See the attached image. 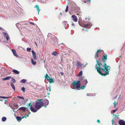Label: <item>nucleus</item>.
<instances>
[{"instance_id":"nucleus-1","label":"nucleus","mask_w":125,"mask_h":125,"mask_svg":"<svg viewBox=\"0 0 125 125\" xmlns=\"http://www.w3.org/2000/svg\"><path fill=\"white\" fill-rule=\"evenodd\" d=\"M97 63L95 65V68L97 70V72L103 76V74L101 71V70H102V69L104 68V62L102 63L101 62H99L97 60H96Z\"/></svg>"},{"instance_id":"nucleus-2","label":"nucleus","mask_w":125,"mask_h":125,"mask_svg":"<svg viewBox=\"0 0 125 125\" xmlns=\"http://www.w3.org/2000/svg\"><path fill=\"white\" fill-rule=\"evenodd\" d=\"M80 81H74L72 83L73 86V89L74 90H80L81 89H83L85 88V86L83 85L80 87L81 84Z\"/></svg>"},{"instance_id":"nucleus-3","label":"nucleus","mask_w":125,"mask_h":125,"mask_svg":"<svg viewBox=\"0 0 125 125\" xmlns=\"http://www.w3.org/2000/svg\"><path fill=\"white\" fill-rule=\"evenodd\" d=\"M104 68L103 69H102V71L103 73H103V76H105L109 74V72L110 70V67L109 65L107 66L105 62H104Z\"/></svg>"},{"instance_id":"nucleus-4","label":"nucleus","mask_w":125,"mask_h":125,"mask_svg":"<svg viewBox=\"0 0 125 125\" xmlns=\"http://www.w3.org/2000/svg\"><path fill=\"white\" fill-rule=\"evenodd\" d=\"M83 25L82 26L83 27L89 28L92 26V24L91 23L85 21H83Z\"/></svg>"},{"instance_id":"nucleus-5","label":"nucleus","mask_w":125,"mask_h":125,"mask_svg":"<svg viewBox=\"0 0 125 125\" xmlns=\"http://www.w3.org/2000/svg\"><path fill=\"white\" fill-rule=\"evenodd\" d=\"M44 103L43 102H37L35 105V107L39 109L41 108L43 105Z\"/></svg>"},{"instance_id":"nucleus-6","label":"nucleus","mask_w":125,"mask_h":125,"mask_svg":"<svg viewBox=\"0 0 125 125\" xmlns=\"http://www.w3.org/2000/svg\"><path fill=\"white\" fill-rule=\"evenodd\" d=\"M45 78L47 80H49V83H51L54 82L52 78H50L48 76L47 73L46 74Z\"/></svg>"},{"instance_id":"nucleus-7","label":"nucleus","mask_w":125,"mask_h":125,"mask_svg":"<svg viewBox=\"0 0 125 125\" xmlns=\"http://www.w3.org/2000/svg\"><path fill=\"white\" fill-rule=\"evenodd\" d=\"M107 55L106 54H105L103 55L102 58V60L103 62H105L107 59Z\"/></svg>"},{"instance_id":"nucleus-8","label":"nucleus","mask_w":125,"mask_h":125,"mask_svg":"<svg viewBox=\"0 0 125 125\" xmlns=\"http://www.w3.org/2000/svg\"><path fill=\"white\" fill-rule=\"evenodd\" d=\"M44 102L45 105L43 106L44 108H46L47 107V105H48L49 102L48 100L46 99H45L44 101Z\"/></svg>"},{"instance_id":"nucleus-9","label":"nucleus","mask_w":125,"mask_h":125,"mask_svg":"<svg viewBox=\"0 0 125 125\" xmlns=\"http://www.w3.org/2000/svg\"><path fill=\"white\" fill-rule=\"evenodd\" d=\"M118 123L119 125H125V121L123 120H120Z\"/></svg>"},{"instance_id":"nucleus-10","label":"nucleus","mask_w":125,"mask_h":125,"mask_svg":"<svg viewBox=\"0 0 125 125\" xmlns=\"http://www.w3.org/2000/svg\"><path fill=\"white\" fill-rule=\"evenodd\" d=\"M72 18L73 19V20L75 22H76L77 21V17L75 15H73L72 16Z\"/></svg>"},{"instance_id":"nucleus-11","label":"nucleus","mask_w":125,"mask_h":125,"mask_svg":"<svg viewBox=\"0 0 125 125\" xmlns=\"http://www.w3.org/2000/svg\"><path fill=\"white\" fill-rule=\"evenodd\" d=\"M31 52L32 53L33 58L35 60H36L37 59V57L35 52L33 50L31 51Z\"/></svg>"},{"instance_id":"nucleus-12","label":"nucleus","mask_w":125,"mask_h":125,"mask_svg":"<svg viewBox=\"0 0 125 125\" xmlns=\"http://www.w3.org/2000/svg\"><path fill=\"white\" fill-rule=\"evenodd\" d=\"M76 65L77 67L80 68L82 66V64L80 62L77 61Z\"/></svg>"},{"instance_id":"nucleus-13","label":"nucleus","mask_w":125,"mask_h":125,"mask_svg":"<svg viewBox=\"0 0 125 125\" xmlns=\"http://www.w3.org/2000/svg\"><path fill=\"white\" fill-rule=\"evenodd\" d=\"M51 86H50L47 88V94L48 95H49L50 94V92H51Z\"/></svg>"},{"instance_id":"nucleus-14","label":"nucleus","mask_w":125,"mask_h":125,"mask_svg":"<svg viewBox=\"0 0 125 125\" xmlns=\"http://www.w3.org/2000/svg\"><path fill=\"white\" fill-rule=\"evenodd\" d=\"M26 108H28L25 107H21L19 109V110H20L23 111V112H25L26 111Z\"/></svg>"},{"instance_id":"nucleus-15","label":"nucleus","mask_w":125,"mask_h":125,"mask_svg":"<svg viewBox=\"0 0 125 125\" xmlns=\"http://www.w3.org/2000/svg\"><path fill=\"white\" fill-rule=\"evenodd\" d=\"M30 109L33 112H36L37 110L35 108H33L31 106Z\"/></svg>"},{"instance_id":"nucleus-16","label":"nucleus","mask_w":125,"mask_h":125,"mask_svg":"<svg viewBox=\"0 0 125 125\" xmlns=\"http://www.w3.org/2000/svg\"><path fill=\"white\" fill-rule=\"evenodd\" d=\"M23 118V117H21L19 116H17L16 117V119L18 122H20L22 119Z\"/></svg>"},{"instance_id":"nucleus-17","label":"nucleus","mask_w":125,"mask_h":125,"mask_svg":"<svg viewBox=\"0 0 125 125\" xmlns=\"http://www.w3.org/2000/svg\"><path fill=\"white\" fill-rule=\"evenodd\" d=\"M11 51L14 56L16 57H17L18 56V55L17 54L16 51L15 50L12 49Z\"/></svg>"},{"instance_id":"nucleus-18","label":"nucleus","mask_w":125,"mask_h":125,"mask_svg":"<svg viewBox=\"0 0 125 125\" xmlns=\"http://www.w3.org/2000/svg\"><path fill=\"white\" fill-rule=\"evenodd\" d=\"M82 82L83 84L86 85L87 83L88 82L87 79H84L83 80V79Z\"/></svg>"},{"instance_id":"nucleus-19","label":"nucleus","mask_w":125,"mask_h":125,"mask_svg":"<svg viewBox=\"0 0 125 125\" xmlns=\"http://www.w3.org/2000/svg\"><path fill=\"white\" fill-rule=\"evenodd\" d=\"M35 7L36 8L37 10L38 11V14H39V12L40 10V9L38 5H36L35 6Z\"/></svg>"},{"instance_id":"nucleus-20","label":"nucleus","mask_w":125,"mask_h":125,"mask_svg":"<svg viewBox=\"0 0 125 125\" xmlns=\"http://www.w3.org/2000/svg\"><path fill=\"white\" fill-rule=\"evenodd\" d=\"M11 77L10 76H8L7 77L5 78L2 79V80L3 81H5L6 80H8L10 79V78H11Z\"/></svg>"},{"instance_id":"nucleus-21","label":"nucleus","mask_w":125,"mask_h":125,"mask_svg":"<svg viewBox=\"0 0 125 125\" xmlns=\"http://www.w3.org/2000/svg\"><path fill=\"white\" fill-rule=\"evenodd\" d=\"M12 72L16 74H19V72L18 71L15 69L13 70Z\"/></svg>"},{"instance_id":"nucleus-22","label":"nucleus","mask_w":125,"mask_h":125,"mask_svg":"<svg viewBox=\"0 0 125 125\" xmlns=\"http://www.w3.org/2000/svg\"><path fill=\"white\" fill-rule=\"evenodd\" d=\"M52 55H54L55 56H56L58 55V53L54 51L52 53Z\"/></svg>"},{"instance_id":"nucleus-23","label":"nucleus","mask_w":125,"mask_h":125,"mask_svg":"<svg viewBox=\"0 0 125 125\" xmlns=\"http://www.w3.org/2000/svg\"><path fill=\"white\" fill-rule=\"evenodd\" d=\"M31 61L33 65H35L36 64V62L35 61H34L32 59H31Z\"/></svg>"},{"instance_id":"nucleus-24","label":"nucleus","mask_w":125,"mask_h":125,"mask_svg":"<svg viewBox=\"0 0 125 125\" xmlns=\"http://www.w3.org/2000/svg\"><path fill=\"white\" fill-rule=\"evenodd\" d=\"M10 85L12 88L14 89V90H15V88L14 84L12 82L11 83Z\"/></svg>"},{"instance_id":"nucleus-25","label":"nucleus","mask_w":125,"mask_h":125,"mask_svg":"<svg viewBox=\"0 0 125 125\" xmlns=\"http://www.w3.org/2000/svg\"><path fill=\"white\" fill-rule=\"evenodd\" d=\"M83 74V72L82 71H80L78 75V76H80L82 75Z\"/></svg>"},{"instance_id":"nucleus-26","label":"nucleus","mask_w":125,"mask_h":125,"mask_svg":"<svg viewBox=\"0 0 125 125\" xmlns=\"http://www.w3.org/2000/svg\"><path fill=\"white\" fill-rule=\"evenodd\" d=\"M26 81V80L24 79L22 80L21 81V83H24Z\"/></svg>"},{"instance_id":"nucleus-27","label":"nucleus","mask_w":125,"mask_h":125,"mask_svg":"<svg viewBox=\"0 0 125 125\" xmlns=\"http://www.w3.org/2000/svg\"><path fill=\"white\" fill-rule=\"evenodd\" d=\"M6 119V118L5 117H3L2 119V121L3 122L5 121Z\"/></svg>"},{"instance_id":"nucleus-28","label":"nucleus","mask_w":125,"mask_h":125,"mask_svg":"<svg viewBox=\"0 0 125 125\" xmlns=\"http://www.w3.org/2000/svg\"><path fill=\"white\" fill-rule=\"evenodd\" d=\"M11 81L13 83H14L16 82L15 79L13 78L11 79Z\"/></svg>"},{"instance_id":"nucleus-29","label":"nucleus","mask_w":125,"mask_h":125,"mask_svg":"<svg viewBox=\"0 0 125 125\" xmlns=\"http://www.w3.org/2000/svg\"><path fill=\"white\" fill-rule=\"evenodd\" d=\"M68 11V6L67 5L66 7L65 11L66 12H67Z\"/></svg>"},{"instance_id":"nucleus-30","label":"nucleus","mask_w":125,"mask_h":125,"mask_svg":"<svg viewBox=\"0 0 125 125\" xmlns=\"http://www.w3.org/2000/svg\"><path fill=\"white\" fill-rule=\"evenodd\" d=\"M27 51L30 52L31 50V49L30 48H28L27 49Z\"/></svg>"},{"instance_id":"nucleus-31","label":"nucleus","mask_w":125,"mask_h":125,"mask_svg":"<svg viewBox=\"0 0 125 125\" xmlns=\"http://www.w3.org/2000/svg\"><path fill=\"white\" fill-rule=\"evenodd\" d=\"M2 34L4 37H5L7 36L6 33L5 32H3Z\"/></svg>"},{"instance_id":"nucleus-32","label":"nucleus","mask_w":125,"mask_h":125,"mask_svg":"<svg viewBox=\"0 0 125 125\" xmlns=\"http://www.w3.org/2000/svg\"><path fill=\"white\" fill-rule=\"evenodd\" d=\"M113 115L115 116V119H118L119 118V117H118V116L117 115H115L114 114H113Z\"/></svg>"},{"instance_id":"nucleus-33","label":"nucleus","mask_w":125,"mask_h":125,"mask_svg":"<svg viewBox=\"0 0 125 125\" xmlns=\"http://www.w3.org/2000/svg\"><path fill=\"white\" fill-rule=\"evenodd\" d=\"M95 56V58L98 57V53L96 52Z\"/></svg>"},{"instance_id":"nucleus-34","label":"nucleus","mask_w":125,"mask_h":125,"mask_svg":"<svg viewBox=\"0 0 125 125\" xmlns=\"http://www.w3.org/2000/svg\"><path fill=\"white\" fill-rule=\"evenodd\" d=\"M17 97L18 98H20V99H22L23 100H24V97H21L20 96H17Z\"/></svg>"},{"instance_id":"nucleus-35","label":"nucleus","mask_w":125,"mask_h":125,"mask_svg":"<svg viewBox=\"0 0 125 125\" xmlns=\"http://www.w3.org/2000/svg\"><path fill=\"white\" fill-rule=\"evenodd\" d=\"M21 90L24 92L25 91V89L24 87H22L21 88Z\"/></svg>"},{"instance_id":"nucleus-36","label":"nucleus","mask_w":125,"mask_h":125,"mask_svg":"<svg viewBox=\"0 0 125 125\" xmlns=\"http://www.w3.org/2000/svg\"><path fill=\"white\" fill-rule=\"evenodd\" d=\"M83 0L84 1L85 3H86V1H89L90 2H91L90 0Z\"/></svg>"},{"instance_id":"nucleus-37","label":"nucleus","mask_w":125,"mask_h":125,"mask_svg":"<svg viewBox=\"0 0 125 125\" xmlns=\"http://www.w3.org/2000/svg\"><path fill=\"white\" fill-rule=\"evenodd\" d=\"M38 100L39 102H42L43 100L42 99H38Z\"/></svg>"},{"instance_id":"nucleus-38","label":"nucleus","mask_w":125,"mask_h":125,"mask_svg":"<svg viewBox=\"0 0 125 125\" xmlns=\"http://www.w3.org/2000/svg\"><path fill=\"white\" fill-rule=\"evenodd\" d=\"M71 11H73L74 10V8H73V7H72V6H71Z\"/></svg>"},{"instance_id":"nucleus-39","label":"nucleus","mask_w":125,"mask_h":125,"mask_svg":"<svg viewBox=\"0 0 125 125\" xmlns=\"http://www.w3.org/2000/svg\"><path fill=\"white\" fill-rule=\"evenodd\" d=\"M117 103H116L115 101L113 103V104H114V107H115V105L116 104H117Z\"/></svg>"},{"instance_id":"nucleus-40","label":"nucleus","mask_w":125,"mask_h":125,"mask_svg":"<svg viewBox=\"0 0 125 125\" xmlns=\"http://www.w3.org/2000/svg\"><path fill=\"white\" fill-rule=\"evenodd\" d=\"M5 38H6L7 40V41H8L9 40V37L8 36H7L6 37H5Z\"/></svg>"},{"instance_id":"nucleus-41","label":"nucleus","mask_w":125,"mask_h":125,"mask_svg":"<svg viewBox=\"0 0 125 125\" xmlns=\"http://www.w3.org/2000/svg\"><path fill=\"white\" fill-rule=\"evenodd\" d=\"M101 49H99V50H98L97 52H96V53H98L100 51H101Z\"/></svg>"},{"instance_id":"nucleus-42","label":"nucleus","mask_w":125,"mask_h":125,"mask_svg":"<svg viewBox=\"0 0 125 125\" xmlns=\"http://www.w3.org/2000/svg\"><path fill=\"white\" fill-rule=\"evenodd\" d=\"M118 109V108L114 110L113 111V112L114 113Z\"/></svg>"},{"instance_id":"nucleus-43","label":"nucleus","mask_w":125,"mask_h":125,"mask_svg":"<svg viewBox=\"0 0 125 125\" xmlns=\"http://www.w3.org/2000/svg\"><path fill=\"white\" fill-rule=\"evenodd\" d=\"M31 103H29V104H28V107H29L30 106H31Z\"/></svg>"},{"instance_id":"nucleus-44","label":"nucleus","mask_w":125,"mask_h":125,"mask_svg":"<svg viewBox=\"0 0 125 125\" xmlns=\"http://www.w3.org/2000/svg\"><path fill=\"white\" fill-rule=\"evenodd\" d=\"M29 23L30 24H32V25H34V23L33 22H30Z\"/></svg>"},{"instance_id":"nucleus-45","label":"nucleus","mask_w":125,"mask_h":125,"mask_svg":"<svg viewBox=\"0 0 125 125\" xmlns=\"http://www.w3.org/2000/svg\"><path fill=\"white\" fill-rule=\"evenodd\" d=\"M60 73L61 74V75H62L63 74H64L63 73V72H61Z\"/></svg>"},{"instance_id":"nucleus-46","label":"nucleus","mask_w":125,"mask_h":125,"mask_svg":"<svg viewBox=\"0 0 125 125\" xmlns=\"http://www.w3.org/2000/svg\"><path fill=\"white\" fill-rule=\"evenodd\" d=\"M72 26H73L74 27H75L74 24V23H73V22H72Z\"/></svg>"},{"instance_id":"nucleus-47","label":"nucleus","mask_w":125,"mask_h":125,"mask_svg":"<svg viewBox=\"0 0 125 125\" xmlns=\"http://www.w3.org/2000/svg\"><path fill=\"white\" fill-rule=\"evenodd\" d=\"M97 122H98V123H100V120H99V119L97 120Z\"/></svg>"},{"instance_id":"nucleus-48","label":"nucleus","mask_w":125,"mask_h":125,"mask_svg":"<svg viewBox=\"0 0 125 125\" xmlns=\"http://www.w3.org/2000/svg\"><path fill=\"white\" fill-rule=\"evenodd\" d=\"M0 97L3 99H5V97L0 96Z\"/></svg>"},{"instance_id":"nucleus-49","label":"nucleus","mask_w":125,"mask_h":125,"mask_svg":"<svg viewBox=\"0 0 125 125\" xmlns=\"http://www.w3.org/2000/svg\"><path fill=\"white\" fill-rule=\"evenodd\" d=\"M10 96H9L8 97H5V99H7L8 98H10Z\"/></svg>"},{"instance_id":"nucleus-50","label":"nucleus","mask_w":125,"mask_h":125,"mask_svg":"<svg viewBox=\"0 0 125 125\" xmlns=\"http://www.w3.org/2000/svg\"><path fill=\"white\" fill-rule=\"evenodd\" d=\"M23 117V118H26L27 117V116H24L23 117Z\"/></svg>"},{"instance_id":"nucleus-51","label":"nucleus","mask_w":125,"mask_h":125,"mask_svg":"<svg viewBox=\"0 0 125 125\" xmlns=\"http://www.w3.org/2000/svg\"><path fill=\"white\" fill-rule=\"evenodd\" d=\"M35 43L36 44V45L37 46V43L36 42H35Z\"/></svg>"},{"instance_id":"nucleus-52","label":"nucleus","mask_w":125,"mask_h":125,"mask_svg":"<svg viewBox=\"0 0 125 125\" xmlns=\"http://www.w3.org/2000/svg\"><path fill=\"white\" fill-rule=\"evenodd\" d=\"M26 115V116H27V117H28L29 116L28 115Z\"/></svg>"},{"instance_id":"nucleus-53","label":"nucleus","mask_w":125,"mask_h":125,"mask_svg":"<svg viewBox=\"0 0 125 125\" xmlns=\"http://www.w3.org/2000/svg\"><path fill=\"white\" fill-rule=\"evenodd\" d=\"M18 106L17 105H15V106L16 107V106Z\"/></svg>"},{"instance_id":"nucleus-54","label":"nucleus","mask_w":125,"mask_h":125,"mask_svg":"<svg viewBox=\"0 0 125 125\" xmlns=\"http://www.w3.org/2000/svg\"><path fill=\"white\" fill-rule=\"evenodd\" d=\"M83 30H85L84 29H83Z\"/></svg>"},{"instance_id":"nucleus-55","label":"nucleus","mask_w":125,"mask_h":125,"mask_svg":"<svg viewBox=\"0 0 125 125\" xmlns=\"http://www.w3.org/2000/svg\"><path fill=\"white\" fill-rule=\"evenodd\" d=\"M0 101H2V100H0Z\"/></svg>"},{"instance_id":"nucleus-56","label":"nucleus","mask_w":125,"mask_h":125,"mask_svg":"<svg viewBox=\"0 0 125 125\" xmlns=\"http://www.w3.org/2000/svg\"><path fill=\"white\" fill-rule=\"evenodd\" d=\"M85 66H86V65H85L84 66V67H85Z\"/></svg>"},{"instance_id":"nucleus-57","label":"nucleus","mask_w":125,"mask_h":125,"mask_svg":"<svg viewBox=\"0 0 125 125\" xmlns=\"http://www.w3.org/2000/svg\"><path fill=\"white\" fill-rule=\"evenodd\" d=\"M0 29H1V28H0Z\"/></svg>"},{"instance_id":"nucleus-58","label":"nucleus","mask_w":125,"mask_h":125,"mask_svg":"<svg viewBox=\"0 0 125 125\" xmlns=\"http://www.w3.org/2000/svg\"><path fill=\"white\" fill-rule=\"evenodd\" d=\"M60 14H61V15H62V13H60Z\"/></svg>"},{"instance_id":"nucleus-59","label":"nucleus","mask_w":125,"mask_h":125,"mask_svg":"<svg viewBox=\"0 0 125 125\" xmlns=\"http://www.w3.org/2000/svg\"><path fill=\"white\" fill-rule=\"evenodd\" d=\"M1 40L0 39V42H1Z\"/></svg>"},{"instance_id":"nucleus-60","label":"nucleus","mask_w":125,"mask_h":125,"mask_svg":"<svg viewBox=\"0 0 125 125\" xmlns=\"http://www.w3.org/2000/svg\"><path fill=\"white\" fill-rule=\"evenodd\" d=\"M6 101L7 100H5Z\"/></svg>"}]
</instances>
